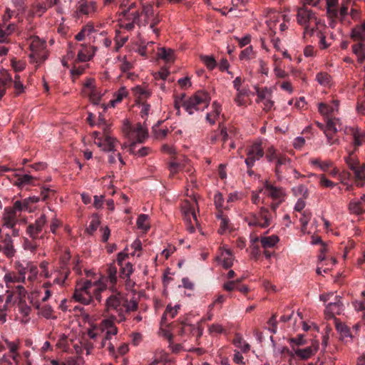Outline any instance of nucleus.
I'll list each match as a JSON object with an SVG mask.
<instances>
[{
	"instance_id": "26",
	"label": "nucleus",
	"mask_w": 365,
	"mask_h": 365,
	"mask_svg": "<svg viewBox=\"0 0 365 365\" xmlns=\"http://www.w3.org/2000/svg\"><path fill=\"white\" fill-rule=\"evenodd\" d=\"M212 110L207 113L206 120L212 125L215 123V119L219 117L222 111L221 105L217 101H214L212 104Z\"/></svg>"
},
{
	"instance_id": "49",
	"label": "nucleus",
	"mask_w": 365,
	"mask_h": 365,
	"mask_svg": "<svg viewBox=\"0 0 365 365\" xmlns=\"http://www.w3.org/2000/svg\"><path fill=\"white\" fill-rule=\"evenodd\" d=\"M344 159L348 167L351 170L356 169V167L359 164L358 160L353 155L352 153H349V155L345 157Z\"/></svg>"
},
{
	"instance_id": "36",
	"label": "nucleus",
	"mask_w": 365,
	"mask_h": 365,
	"mask_svg": "<svg viewBox=\"0 0 365 365\" xmlns=\"http://www.w3.org/2000/svg\"><path fill=\"white\" fill-rule=\"evenodd\" d=\"M107 280L110 282L112 285H114L117 282V267L115 263L108 265L106 269Z\"/></svg>"
},
{
	"instance_id": "27",
	"label": "nucleus",
	"mask_w": 365,
	"mask_h": 365,
	"mask_svg": "<svg viewBox=\"0 0 365 365\" xmlns=\"http://www.w3.org/2000/svg\"><path fill=\"white\" fill-rule=\"evenodd\" d=\"M356 183L358 187H362L365 185V165H358L356 169L353 170Z\"/></svg>"
},
{
	"instance_id": "22",
	"label": "nucleus",
	"mask_w": 365,
	"mask_h": 365,
	"mask_svg": "<svg viewBox=\"0 0 365 365\" xmlns=\"http://www.w3.org/2000/svg\"><path fill=\"white\" fill-rule=\"evenodd\" d=\"M178 333L180 336H185L188 334L197 335L200 336L201 335V332L199 329L188 324L182 323L180 324Z\"/></svg>"
},
{
	"instance_id": "58",
	"label": "nucleus",
	"mask_w": 365,
	"mask_h": 365,
	"mask_svg": "<svg viewBox=\"0 0 365 365\" xmlns=\"http://www.w3.org/2000/svg\"><path fill=\"white\" fill-rule=\"evenodd\" d=\"M183 167V165L178 161H173L169 165V170L172 175L177 173Z\"/></svg>"
},
{
	"instance_id": "45",
	"label": "nucleus",
	"mask_w": 365,
	"mask_h": 365,
	"mask_svg": "<svg viewBox=\"0 0 365 365\" xmlns=\"http://www.w3.org/2000/svg\"><path fill=\"white\" fill-rule=\"evenodd\" d=\"M311 217H312L311 212H306V211L303 212L302 217L299 219V221L302 225V232H305V230L307 229V226L309 220H311Z\"/></svg>"
},
{
	"instance_id": "62",
	"label": "nucleus",
	"mask_w": 365,
	"mask_h": 365,
	"mask_svg": "<svg viewBox=\"0 0 365 365\" xmlns=\"http://www.w3.org/2000/svg\"><path fill=\"white\" fill-rule=\"evenodd\" d=\"M253 55V51L252 46L247 47L243 51H242L240 58L241 60H249L252 58Z\"/></svg>"
},
{
	"instance_id": "29",
	"label": "nucleus",
	"mask_w": 365,
	"mask_h": 365,
	"mask_svg": "<svg viewBox=\"0 0 365 365\" xmlns=\"http://www.w3.org/2000/svg\"><path fill=\"white\" fill-rule=\"evenodd\" d=\"M335 107H330L329 105L321 103L319 104V112L322 115H332L334 111L338 110L339 106V101L338 100H334Z\"/></svg>"
},
{
	"instance_id": "43",
	"label": "nucleus",
	"mask_w": 365,
	"mask_h": 365,
	"mask_svg": "<svg viewBox=\"0 0 365 365\" xmlns=\"http://www.w3.org/2000/svg\"><path fill=\"white\" fill-rule=\"evenodd\" d=\"M21 269H26V274L29 273L28 279L31 282L34 281L38 274V268L33 264H28L26 267H21Z\"/></svg>"
},
{
	"instance_id": "46",
	"label": "nucleus",
	"mask_w": 365,
	"mask_h": 365,
	"mask_svg": "<svg viewBox=\"0 0 365 365\" xmlns=\"http://www.w3.org/2000/svg\"><path fill=\"white\" fill-rule=\"evenodd\" d=\"M69 274H70V271L68 269L64 268L63 267H62V271L60 273L61 277H56L53 280V283L58 284H60V285H63L64 282H65V280L68 278Z\"/></svg>"
},
{
	"instance_id": "25",
	"label": "nucleus",
	"mask_w": 365,
	"mask_h": 365,
	"mask_svg": "<svg viewBox=\"0 0 365 365\" xmlns=\"http://www.w3.org/2000/svg\"><path fill=\"white\" fill-rule=\"evenodd\" d=\"M57 3V0H48L46 2L38 3L34 6V14L41 16L48 9L52 7L54 4Z\"/></svg>"
},
{
	"instance_id": "24",
	"label": "nucleus",
	"mask_w": 365,
	"mask_h": 365,
	"mask_svg": "<svg viewBox=\"0 0 365 365\" xmlns=\"http://www.w3.org/2000/svg\"><path fill=\"white\" fill-rule=\"evenodd\" d=\"M352 52L357 57L358 62L361 63L365 61V43L355 42L351 46Z\"/></svg>"
},
{
	"instance_id": "23",
	"label": "nucleus",
	"mask_w": 365,
	"mask_h": 365,
	"mask_svg": "<svg viewBox=\"0 0 365 365\" xmlns=\"http://www.w3.org/2000/svg\"><path fill=\"white\" fill-rule=\"evenodd\" d=\"M96 9V4L93 1L81 0L78 4L77 11L81 14L88 15Z\"/></svg>"
},
{
	"instance_id": "2",
	"label": "nucleus",
	"mask_w": 365,
	"mask_h": 365,
	"mask_svg": "<svg viewBox=\"0 0 365 365\" xmlns=\"http://www.w3.org/2000/svg\"><path fill=\"white\" fill-rule=\"evenodd\" d=\"M93 285L96 287L95 291L98 289V292H101V291H103L106 289V284L101 280L95 282L93 284L91 280L79 282L77 283L76 288L73 294V298L77 302H80L84 304H90L91 301L90 289ZM96 298L99 302L101 301L100 293L96 294Z\"/></svg>"
},
{
	"instance_id": "40",
	"label": "nucleus",
	"mask_w": 365,
	"mask_h": 365,
	"mask_svg": "<svg viewBox=\"0 0 365 365\" xmlns=\"http://www.w3.org/2000/svg\"><path fill=\"white\" fill-rule=\"evenodd\" d=\"M201 61L206 66L207 68L212 71L217 66V62L214 57L210 56H201Z\"/></svg>"
},
{
	"instance_id": "53",
	"label": "nucleus",
	"mask_w": 365,
	"mask_h": 365,
	"mask_svg": "<svg viewBox=\"0 0 365 365\" xmlns=\"http://www.w3.org/2000/svg\"><path fill=\"white\" fill-rule=\"evenodd\" d=\"M292 191L294 195L296 196L302 195L304 198L308 197L307 188L303 185H299V186L294 187Z\"/></svg>"
},
{
	"instance_id": "30",
	"label": "nucleus",
	"mask_w": 365,
	"mask_h": 365,
	"mask_svg": "<svg viewBox=\"0 0 365 365\" xmlns=\"http://www.w3.org/2000/svg\"><path fill=\"white\" fill-rule=\"evenodd\" d=\"M335 327L342 338L350 337L352 338V334L349 327L341 323L338 319H334Z\"/></svg>"
},
{
	"instance_id": "13",
	"label": "nucleus",
	"mask_w": 365,
	"mask_h": 365,
	"mask_svg": "<svg viewBox=\"0 0 365 365\" xmlns=\"http://www.w3.org/2000/svg\"><path fill=\"white\" fill-rule=\"evenodd\" d=\"M274 172L278 181H282V168L286 167L292 160L286 155L281 153L276 159Z\"/></svg>"
},
{
	"instance_id": "8",
	"label": "nucleus",
	"mask_w": 365,
	"mask_h": 365,
	"mask_svg": "<svg viewBox=\"0 0 365 365\" xmlns=\"http://www.w3.org/2000/svg\"><path fill=\"white\" fill-rule=\"evenodd\" d=\"M247 158L245 163L247 167H254L257 160H260L264 155V148L260 142H255L247 148Z\"/></svg>"
},
{
	"instance_id": "18",
	"label": "nucleus",
	"mask_w": 365,
	"mask_h": 365,
	"mask_svg": "<svg viewBox=\"0 0 365 365\" xmlns=\"http://www.w3.org/2000/svg\"><path fill=\"white\" fill-rule=\"evenodd\" d=\"M4 223L7 227L13 228L17 222L16 212L11 208L7 207L4 212Z\"/></svg>"
},
{
	"instance_id": "9",
	"label": "nucleus",
	"mask_w": 365,
	"mask_h": 365,
	"mask_svg": "<svg viewBox=\"0 0 365 365\" xmlns=\"http://www.w3.org/2000/svg\"><path fill=\"white\" fill-rule=\"evenodd\" d=\"M26 269L19 268L18 272H11L4 275V282L8 289H13L15 283H24L26 279Z\"/></svg>"
},
{
	"instance_id": "4",
	"label": "nucleus",
	"mask_w": 365,
	"mask_h": 365,
	"mask_svg": "<svg viewBox=\"0 0 365 365\" xmlns=\"http://www.w3.org/2000/svg\"><path fill=\"white\" fill-rule=\"evenodd\" d=\"M28 42L31 51V53L29 56L31 62L43 63L48 57V53L46 51V42L41 41L37 36H31L28 38Z\"/></svg>"
},
{
	"instance_id": "56",
	"label": "nucleus",
	"mask_w": 365,
	"mask_h": 365,
	"mask_svg": "<svg viewBox=\"0 0 365 365\" xmlns=\"http://www.w3.org/2000/svg\"><path fill=\"white\" fill-rule=\"evenodd\" d=\"M289 341L292 346H302L307 344L306 340L304 339V336L302 334H299L296 337L290 338Z\"/></svg>"
},
{
	"instance_id": "42",
	"label": "nucleus",
	"mask_w": 365,
	"mask_h": 365,
	"mask_svg": "<svg viewBox=\"0 0 365 365\" xmlns=\"http://www.w3.org/2000/svg\"><path fill=\"white\" fill-rule=\"evenodd\" d=\"M316 79L320 85L327 86L330 83L331 76L327 73L320 72L317 74Z\"/></svg>"
},
{
	"instance_id": "39",
	"label": "nucleus",
	"mask_w": 365,
	"mask_h": 365,
	"mask_svg": "<svg viewBox=\"0 0 365 365\" xmlns=\"http://www.w3.org/2000/svg\"><path fill=\"white\" fill-rule=\"evenodd\" d=\"M148 216L145 214H141L137 219V225L139 229L144 231H148L150 229L149 223L148 222Z\"/></svg>"
},
{
	"instance_id": "6",
	"label": "nucleus",
	"mask_w": 365,
	"mask_h": 365,
	"mask_svg": "<svg viewBox=\"0 0 365 365\" xmlns=\"http://www.w3.org/2000/svg\"><path fill=\"white\" fill-rule=\"evenodd\" d=\"M99 128L103 130V138H98V142H96V144L104 151L114 152L117 140L110 135V125L106 123Z\"/></svg>"
},
{
	"instance_id": "33",
	"label": "nucleus",
	"mask_w": 365,
	"mask_h": 365,
	"mask_svg": "<svg viewBox=\"0 0 365 365\" xmlns=\"http://www.w3.org/2000/svg\"><path fill=\"white\" fill-rule=\"evenodd\" d=\"M220 258L224 268L228 269L232 266L233 257L230 250H225L222 252Z\"/></svg>"
},
{
	"instance_id": "55",
	"label": "nucleus",
	"mask_w": 365,
	"mask_h": 365,
	"mask_svg": "<svg viewBox=\"0 0 365 365\" xmlns=\"http://www.w3.org/2000/svg\"><path fill=\"white\" fill-rule=\"evenodd\" d=\"M324 133L327 137V143L328 145H333L339 144V140L336 137L335 133H329L328 131H326V133Z\"/></svg>"
},
{
	"instance_id": "51",
	"label": "nucleus",
	"mask_w": 365,
	"mask_h": 365,
	"mask_svg": "<svg viewBox=\"0 0 365 365\" xmlns=\"http://www.w3.org/2000/svg\"><path fill=\"white\" fill-rule=\"evenodd\" d=\"M280 154L281 153L277 152L274 148L271 147L267 149L265 157L267 161L271 163L275 161Z\"/></svg>"
},
{
	"instance_id": "15",
	"label": "nucleus",
	"mask_w": 365,
	"mask_h": 365,
	"mask_svg": "<svg viewBox=\"0 0 365 365\" xmlns=\"http://www.w3.org/2000/svg\"><path fill=\"white\" fill-rule=\"evenodd\" d=\"M81 49L79 50L77 56L78 62H86L93 57L95 55L96 48L93 46H88L85 44H81Z\"/></svg>"
},
{
	"instance_id": "60",
	"label": "nucleus",
	"mask_w": 365,
	"mask_h": 365,
	"mask_svg": "<svg viewBox=\"0 0 365 365\" xmlns=\"http://www.w3.org/2000/svg\"><path fill=\"white\" fill-rule=\"evenodd\" d=\"M138 308V304L136 301H130L128 302L126 299V304L125 305V314L130 312L136 311Z\"/></svg>"
},
{
	"instance_id": "47",
	"label": "nucleus",
	"mask_w": 365,
	"mask_h": 365,
	"mask_svg": "<svg viewBox=\"0 0 365 365\" xmlns=\"http://www.w3.org/2000/svg\"><path fill=\"white\" fill-rule=\"evenodd\" d=\"M134 92L135 93V96L140 98L141 100L145 99L148 98L150 95V93L148 90L145 89L140 86H136L134 88Z\"/></svg>"
},
{
	"instance_id": "16",
	"label": "nucleus",
	"mask_w": 365,
	"mask_h": 365,
	"mask_svg": "<svg viewBox=\"0 0 365 365\" xmlns=\"http://www.w3.org/2000/svg\"><path fill=\"white\" fill-rule=\"evenodd\" d=\"M257 217L260 222L259 227L262 228H266L271 225L273 215L269 208L261 207L259 212L257 214Z\"/></svg>"
},
{
	"instance_id": "54",
	"label": "nucleus",
	"mask_w": 365,
	"mask_h": 365,
	"mask_svg": "<svg viewBox=\"0 0 365 365\" xmlns=\"http://www.w3.org/2000/svg\"><path fill=\"white\" fill-rule=\"evenodd\" d=\"M14 294L18 295L19 301L20 299H24L26 297V291L22 285L14 286L13 289H11Z\"/></svg>"
},
{
	"instance_id": "64",
	"label": "nucleus",
	"mask_w": 365,
	"mask_h": 365,
	"mask_svg": "<svg viewBox=\"0 0 365 365\" xmlns=\"http://www.w3.org/2000/svg\"><path fill=\"white\" fill-rule=\"evenodd\" d=\"M0 81L4 83L5 87L6 88L7 86L10 85L12 82V77L11 76L7 73L6 71L1 73V78H0Z\"/></svg>"
},
{
	"instance_id": "63",
	"label": "nucleus",
	"mask_w": 365,
	"mask_h": 365,
	"mask_svg": "<svg viewBox=\"0 0 365 365\" xmlns=\"http://www.w3.org/2000/svg\"><path fill=\"white\" fill-rule=\"evenodd\" d=\"M293 167L292 165V163H289L288 165L286 167L282 168V181L283 180H288L291 178L290 174H291V169H292Z\"/></svg>"
},
{
	"instance_id": "38",
	"label": "nucleus",
	"mask_w": 365,
	"mask_h": 365,
	"mask_svg": "<svg viewBox=\"0 0 365 365\" xmlns=\"http://www.w3.org/2000/svg\"><path fill=\"white\" fill-rule=\"evenodd\" d=\"M103 329H106L108 335H115L118 332L117 327L114 325L113 322L110 319H105L102 322Z\"/></svg>"
},
{
	"instance_id": "28",
	"label": "nucleus",
	"mask_w": 365,
	"mask_h": 365,
	"mask_svg": "<svg viewBox=\"0 0 365 365\" xmlns=\"http://www.w3.org/2000/svg\"><path fill=\"white\" fill-rule=\"evenodd\" d=\"M217 217L220 221L218 232L222 235L230 230V220L227 216L223 215L222 210L218 211L217 214Z\"/></svg>"
},
{
	"instance_id": "5",
	"label": "nucleus",
	"mask_w": 365,
	"mask_h": 365,
	"mask_svg": "<svg viewBox=\"0 0 365 365\" xmlns=\"http://www.w3.org/2000/svg\"><path fill=\"white\" fill-rule=\"evenodd\" d=\"M119 25L127 31H132L135 25L140 26V13L139 11L123 10L120 13Z\"/></svg>"
},
{
	"instance_id": "31",
	"label": "nucleus",
	"mask_w": 365,
	"mask_h": 365,
	"mask_svg": "<svg viewBox=\"0 0 365 365\" xmlns=\"http://www.w3.org/2000/svg\"><path fill=\"white\" fill-rule=\"evenodd\" d=\"M157 55L159 58L164 60L167 63L173 62L174 60V53L172 49L165 48H159Z\"/></svg>"
},
{
	"instance_id": "44",
	"label": "nucleus",
	"mask_w": 365,
	"mask_h": 365,
	"mask_svg": "<svg viewBox=\"0 0 365 365\" xmlns=\"http://www.w3.org/2000/svg\"><path fill=\"white\" fill-rule=\"evenodd\" d=\"M128 95V91L125 87H121L115 94L114 99L110 102L112 104L118 103Z\"/></svg>"
},
{
	"instance_id": "21",
	"label": "nucleus",
	"mask_w": 365,
	"mask_h": 365,
	"mask_svg": "<svg viewBox=\"0 0 365 365\" xmlns=\"http://www.w3.org/2000/svg\"><path fill=\"white\" fill-rule=\"evenodd\" d=\"M3 245L1 251L4 255L10 258L12 257L15 253V250L13 245V240L9 234H6L2 240Z\"/></svg>"
},
{
	"instance_id": "41",
	"label": "nucleus",
	"mask_w": 365,
	"mask_h": 365,
	"mask_svg": "<svg viewBox=\"0 0 365 365\" xmlns=\"http://www.w3.org/2000/svg\"><path fill=\"white\" fill-rule=\"evenodd\" d=\"M257 101H263L267 98H272V91L267 88L257 89Z\"/></svg>"
},
{
	"instance_id": "35",
	"label": "nucleus",
	"mask_w": 365,
	"mask_h": 365,
	"mask_svg": "<svg viewBox=\"0 0 365 365\" xmlns=\"http://www.w3.org/2000/svg\"><path fill=\"white\" fill-rule=\"evenodd\" d=\"M260 242L264 249L271 248L279 242V237L277 235L263 237L261 238Z\"/></svg>"
},
{
	"instance_id": "20",
	"label": "nucleus",
	"mask_w": 365,
	"mask_h": 365,
	"mask_svg": "<svg viewBox=\"0 0 365 365\" xmlns=\"http://www.w3.org/2000/svg\"><path fill=\"white\" fill-rule=\"evenodd\" d=\"M351 38L354 42L365 41V22L353 28L351 34Z\"/></svg>"
},
{
	"instance_id": "52",
	"label": "nucleus",
	"mask_w": 365,
	"mask_h": 365,
	"mask_svg": "<svg viewBox=\"0 0 365 365\" xmlns=\"http://www.w3.org/2000/svg\"><path fill=\"white\" fill-rule=\"evenodd\" d=\"M132 273L133 267L130 263L128 262L125 267H120V277L123 279L129 278Z\"/></svg>"
},
{
	"instance_id": "1",
	"label": "nucleus",
	"mask_w": 365,
	"mask_h": 365,
	"mask_svg": "<svg viewBox=\"0 0 365 365\" xmlns=\"http://www.w3.org/2000/svg\"><path fill=\"white\" fill-rule=\"evenodd\" d=\"M185 94H182L181 97L175 100V107L179 110L180 105L185 109V110L192 115L195 110H203L208 107L210 101V96L208 93L203 91H197L193 96L190 97L187 100H185Z\"/></svg>"
},
{
	"instance_id": "17",
	"label": "nucleus",
	"mask_w": 365,
	"mask_h": 365,
	"mask_svg": "<svg viewBox=\"0 0 365 365\" xmlns=\"http://www.w3.org/2000/svg\"><path fill=\"white\" fill-rule=\"evenodd\" d=\"M319 348L317 342H313L312 346H307L304 349H294V354L301 359H307L313 356Z\"/></svg>"
},
{
	"instance_id": "37",
	"label": "nucleus",
	"mask_w": 365,
	"mask_h": 365,
	"mask_svg": "<svg viewBox=\"0 0 365 365\" xmlns=\"http://www.w3.org/2000/svg\"><path fill=\"white\" fill-rule=\"evenodd\" d=\"M179 308V306H175L174 308L170 306H168L164 314H163L161 324L165 325L168 317L173 319L177 314L178 309Z\"/></svg>"
},
{
	"instance_id": "14",
	"label": "nucleus",
	"mask_w": 365,
	"mask_h": 365,
	"mask_svg": "<svg viewBox=\"0 0 365 365\" xmlns=\"http://www.w3.org/2000/svg\"><path fill=\"white\" fill-rule=\"evenodd\" d=\"M348 134L351 136L352 143L355 149L362 145L365 142V130L358 127L351 128Z\"/></svg>"
},
{
	"instance_id": "19",
	"label": "nucleus",
	"mask_w": 365,
	"mask_h": 365,
	"mask_svg": "<svg viewBox=\"0 0 365 365\" xmlns=\"http://www.w3.org/2000/svg\"><path fill=\"white\" fill-rule=\"evenodd\" d=\"M130 131L136 138L138 143H143L148 136V130L140 123L133 127H130Z\"/></svg>"
},
{
	"instance_id": "7",
	"label": "nucleus",
	"mask_w": 365,
	"mask_h": 365,
	"mask_svg": "<svg viewBox=\"0 0 365 365\" xmlns=\"http://www.w3.org/2000/svg\"><path fill=\"white\" fill-rule=\"evenodd\" d=\"M46 224V215L42 214L37 218L34 223H31L27 226L26 233L32 240H39L43 237L46 232H43V228Z\"/></svg>"
},
{
	"instance_id": "3",
	"label": "nucleus",
	"mask_w": 365,
	"mask_h": 365,
	"mask_svg": "<svg viewBox=\"0 0 365 365\" xmlns=\"http://www.w3.org/2000/svg\"><path fill=\"white\" fill-rule=\"evenodd\" d=\"M126 304V298L120 292H115L110 294L106 300L105 311L108 314H115L119 317V321L125 319V305Z\"/></svg>"
},
{
	"instance_id": "50",
	"label": "nucleus",
	"mask_w": 365,
	"mask_h": 365,
	"mask_svg": "<svg viewBox=\"0 0 365 365\" xmlns=\"http://www.w3.org/2000/svg\"><path fill=\"white\" fill-rule=\"evenodd\" d=\"M19 309L20 312L25 317H27L30 314L31 308L26 303L24 299H20L19 301Z\"/></svg>"
},
{
	"instance_id": "11",
	"label": "nucleus",
	"mask_w": 365,
	"mask_h": 365,
	"mask_svg": "<svg viewBox=\"0 0 365 365\" xmlns=\"http://www.w3.org/2000/svg\"><path fill=\"white\" fill-rule=\"evenodd\" d=\"M344 305L341 302V297L339 296H334V302H330L327 304L324 314L326 315V318L328 319H336L335 317L336 314H341L343 311Z\"/></svg>"
},
{
	"instance_id": "59",
	"label": "nucleus",
	"mask_w": 365,
	"mask_h": 365,
	"mask_svg": "<svg viewBox=\"0 0 365 365\" xmlns=\"http://www.w3.org/2000/svg\"><path fill=\"white\" fill-rule=\"evenodd\" d=\"M99 225H100V221L98 219H96V218L93 219L91 221L88 227L86 228V232L89 235H93V232L97 230Z\"/></svg>"
},
{
	"instance_id": "32",
	"label": "nucleus",
	"mask_w": 365,
	"mask_h": 365,
	"mask_svg": "<svg viewBox=\"0 0 365 365\" xmlns=\"http://www.w3.org/2000/svg\"><path fill=\"white\" fill-rule=\"evenodd\" d=\"M142 11L141 14L145 16V24L144 25H146L148 24V21L150 18L153 17L154 16V9H153V4L150 3H142Z\"/></svg>"
},
{
	"instance_id": "57",
	"label": "nucleus",
	"mask_w": 365,
	"mask_h": 365,
	"mask_svg": "<svg viewBox=\"0 0 365 365\" xmlns=\"http://www.w3.org/2000/svg\"><path fill=\"white\" fill-rule=\"evenodd\" d=\"M14 87L16 91V94L19 95L20 93L24 92V86L23 83L20 81V76L19 75H16L14 81Z\"/></svg>"
},
{
	"instance_id": "48",
	"label": "nucleus",
	"mask_w": 365,
	"mask_h": 365,
	"mask_svg": "<svg viewBox=\"0 0 365 365\" xmlns=\"http://www.w3.org/2000/svg\"><path fill=\"white\" fill-rule=\"evenodd\" d=\"M237 93L235 98V102L237 104V106H243L245 103V96L247 95V91L246 89H241L237 91Z\"/></svg>"
},
{
	"instance_id": "34",
	"label": "nucleus",
	"mask_w": 365,
	"mask_h": 365,
	"mask_svg": "<svg viewBox=\"0 0 365 365\" xmlns=\"http://www.w3.org/2000/svg\"><path fill=\"white\" fill-rule=\"evenodd\" d=\"M349 210L351 213L355 215H361L364 212L363 205L360 200H356V199L350 201L349 204Z\"/></svg>"
},
{
	"instance_id": "61",
	"label": "nucleus",
	"mask_w": 365,
	"mask_h": 365,
	"mask_svg": "<svg viewBox=\"0 0 365 365\" xmlns=\"http://www.w3.org/2000/svg\"><path fill=\"white\" fill-rule=\"evenodd\" d=\"M75 348L77 353H78V349H81L83 348L86 351V354L88 355L91 354L92 349H93V345L88 341H84L83 342H81V347L76 346Z\"/></svg>"
},
{
	"instance_id": "10",
	"label": "nucleus",
	"mask_w": 365,
	"mask_h": 365,
	"mask_svg": "<svg viewBox=\"0 0 365 365\" xmlns=\"http://www.w3.org/2000/svg\"><path fill=\"white\" fill-rule=\"evenodd\" d=\"M297 18L298 24L304 27L309 26V24L312 21H315L316 25L317 24L315 14L305 6L298 8Z\"/></svg>"
},
{
	"instance_id": "12",
	"label": "nucleus",
	"mask_w": 365,
	"mask_h": 365,
	"mask_svg": "<svg viewBox=\"0 0 365 365\" xmlns=\"http://www.w3.org/2000/svg\"><path fill=\"white\" fill-rule=\"evenodd\" d=\"M264 194L274 200L284 201L285 192L283 188L274 186L270 182L266 180L264 183Z\"/></svg>"
}]
</instances>
